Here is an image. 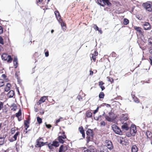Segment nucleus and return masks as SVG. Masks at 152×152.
<instances>
[{
    "label": "nucleus",
    "mask_w": 152,
    "mask_h": 152,
    "mask_svg": "<svg viewBox=\"0 0 152 152\" xmlns=\"http://www.w3.org/2000/svg\"><path fill=\"white\" fill-rule=\"evenodd\" d=\"M91 136H88L86 137L87 142L88 143L90 140Z\"/></svg>",
    "instance_id": "obj_45"
},
{
    "label": "nucleus",
    "mask_w": 152,
    "mask_h": 152,
    "mask_svg": "<svg viewBox=\"0 0 152 152\" xmlns=\"http://www.w3.org/2000/svg\"><path fill=\"white\" fill-rule=\"evenodd\" d=\"M128 119V115L126 114H124L122 115V117L121 118V122H124L123 121H126Z\"/></svg>",
    "instance_id": "obj_11"
},
{
    "label": "nucleus",
    "mask_w": 152,
    "mask_h": 152,
    "mask_svg": "<svg viewBox=\"0 0 152 152\" xmlns=\"http://www.w3.org/2000/svg\"><path fill=\"white\" fill-rule=\"evenodd\" d=\"M97 31H98L101 34H102V31L101 29H99V28L97 29Z\"/></svg>",
    "instance_id": "obj_60"
},
{
    "label": "nucleus",
    "mask_w": 152,
    "mask_h": 152,
    "mask_svg": "<svg viewBox=\"0 0 152 152\" xmlns=\"http://www.w3.org/2000/svg\"><path fill=\"white\" fill-rule=\"evenodd\" d=\"M0 44L2 45H4V40L2 37L1 36H0Z\"/></svg>",
    "instance_id": "obj_43"
},
{
    "label": "nucleus",
    "mask_w": 152,
    "mask_h": 152,
    "mask_svg": "<svg viewBox=\"0 0 152 152\" xmlns=\"http://www.w3.org/2000/svg\"><path fill=\"white\" fill-rule=\"evenodd\" d=\"M104 94L103 92H101L100 93L99 95V97L100 98L102 99L104 98Z\"/></svg>",
    "instance_id": "obj_33"
},
{
    "label": "nucleus",
    "mask_w": 152,
    "mask_h": 152,
    "mask_svg": "<svg viewBox=\"0 0 152 152\" xmlns=\"http://www.w3.org/2000/svg\"><path fill=\"white\" fill-rule=\"evenodd\" d=\"M41 139L43 140V139L41 138H39L37 140V144L36 145L39 147H41L42 146H43L46 143H47V142L45 143H44L42 142L41 141H40L41 140Z\"/></svg>",
    "instance_id": "obj_6"
},
{
    "label": "nucleus",
    "mask_w": 152,
    "mask_h": 152,
    "mask_svg": "<svg viewBox=\"0 0 152 152\" xmlns=\"http://www.w3.org/2000/svg\"><path fill=\"white\" fill-rule=\"evenodd\" d=\"M7 141L5 137H0V145H3L5 142Z\"/></svg>",
    "instance_id": "obj_14"
},
{
    "label": "nucleus",
    "mask_w": 152,
    "mask_h": 152,
    "mask_svg": "<svg viewBox=\"0 0 152 152\" xmlns=\"http://www.w3.org/2000/svg\"><path fill=\"white\" fill-rule=\"evenodd\" d=\"M63 120H64L63 119V118L61 117L59 119H58L56 121V123H57L61 121H63Z\"/></svg>",
    "instance_id": "obj_42"
},
{
    "label": "nucleus",
    "mask_w": 152,
    "mask_h": 152,
    "mask_svg": "<svg viewBox=\"0 0 152 152\" xmlns=\"http://www.w3.org/2000/svg\"><path fill=\"white\" fill-rule=\"evenodd\" d=\"M11 110L14 111L17 108V107L16 104H13L11 106Z\"/></svg>",
    "instance_id": "obj_30"
},
{
    "label": "nucleus",
    "mask_w": 152,
    "mask_h": 152,
    "mask_svg": "<svg viewBox=\"0 0 152 152\" xmlns=\"http://www.w3.org/2000/svg\"><path fill=\"white\" fill-rule=\"evenodd\" d=\"M59 23H61V26L62 27L65 26V23L64 22H62V20Z\"/></svg>",
    "instance_id": "obj_49"
},
{
    "label": "nucleus",
    "mask_w": 152,
    "mask_h": 152,
    "mask_svg": "<svg viewBox=\"0 0 152 152\" xmlns=\"http://www.w3.org/2000/svg\"><path fill=\"white\" fill-rule=\"evenodd\" d=\"M8 56L9 55L6 53L3 54L1 56L2 59L4 60H7Z\"/></svg>",
    "instance_id": "obj_23"
},
{
    "label": "nucleus",
    "mask_w": 152,
    "mask_h": 152,
    "mask_svg": "<svg viewBox=\"0 0 152 152\" xmlns=\"http://www.w3.org/2000/svg\"><path fill=\"white\" fill-rule=\"evenodd\" d=\"M45 55L47 57H48L49 56V53L48 52H46L45 53Z\"/></svg>",
    "instance_id": "obj_57"
},
{
    "label": "nucleus",
    "mask_w": 152,
    "mask_h": 152,
    "mask_svg": "<svg viewBox=\"0 0 152 152\" xmlns=\"http://www.w3.org/2000/svg\"><path fill=\"white\" fill-rule=\"evenodd\" d=\"M132 152H137L138 148L137 146L135 145H133L131 148Z\"/></svg>",
    "instance_id": "obj_18"
},
{
    "label": "nucleus",
    "mask_w": 152,
    "mask_h": 152,
    "mask_svg": "<svg viewBox=\"0 0 152 152\" xmlns=\"http://www.w3.org/2000/svg\"><path fill=\"white\" fill-rule=\"evenodd\" d=\"M46 126L47 128L50 129L51 127V126L50 124H46Z\"/></svg>",
    "instance_id": "obj_51"
},
{
    "label": "nucleus",
    "mask_w": 152,
    "mask_h": 152,
    "mask_svg": "<svg viewBox=\"0 0 152 152\" xmlns=\"http://www.w3.org/2000/svg\"><path fill=\"white\" fill-rule=\"evenodd\" d=\"M8 56V57L7 58V62H8L10 63L12 61V58L11 56L10 55H9Z\"/></svg>",
    "instance_id": "obj_37"
},
{
    "label": "nucleus",
    "mask_w": 152,
    "mask_h": 152,
    "mask_svg": "<svg viewBox=\"0 0 152 152\" xmlns=\"http://www.w3.org/2000/svg\"><path fill=\"white\" fill-rule=\"evenodd\" d=\"M42 0H37V4H40L41 3Z\"/></svg>",
    "instance_id": "obj_56"
},
{
    "label": "nucleus",
    "mask_w": 152,
    "mask_h": 152,
    "mask_svg": "<svg viewBox=\"0 0 152 152\" xmlns=\"http://www.w3.org/2000/svg\"><path fill=\"white\" fill-rule=\"evenodd\" d=\"M106 142L107 148L110 150L112 149L113 148V145L112 142L110 140H106Z\"/></svg>",
    "instance_id": "obj_9"
},
{
    "label": "nucleus",
    "mask_w": 152,
    "mask_h": 152,
    "mask_svg": "<svg viewBox=\"0 0 152 152\" xmlns=\"http://www.w3.org/2000/svg\"><path fill=\"white\" fill-rule=\"evenodd\" d=\"M4 85V81L2 79H0V87Z\"/></svg>",
    "instance_id": "obj_39"
},
{
    "label": "nucleus",
    "mask_w": 152,
    "mask_h": 152,
    "mask_svg": "<svg viewBox=\"0 0 152 152\" xmlns=\"http://www.w3.org/2000/svg\"><path fill=\"white\" fill-rule=\"evenodd\" d=\"M3 28L2 27L0 26V34H1L3 33Z\"/></svg>",
    "instance_id": "obj_50"
},
{
    "label": "nucleus",
    "mask_w": 152,
    "mask_h": 152,
    "mask_svg": "<svg viewBox=\"0 0 152 152\" xmlns=\"http://www.w3.org/2000/svg\"><path fill=\"white\" fill-rule=\"evenodd\" d=\"M100 124L101 126H104L105 125V122L104 121H102L101 122Z\"/></svg>",
    "instance_id": "obj_46"
},
{
    "label": "nucleus",
    "mask_w": 152,
    "mask_h": 152,
    "mask_svg": "<svg viewBox=\"0 0 152 152\" xmlns=\"http://www.w3.org/2000/svg\"><path fill=\"white\" fill-rule=\"evenodd\" d=\"M18 59L17 57H15L13 60V64L14 66H15V68L17 67V65L18 64Z\"/></svg>",
    "instance_id": "obj_25"
},
{
    "label": "nucleus",
    "mask_w": 152,
    "mask_h": 152,
    "mask_svg": "<svg viewBox=\"0 0 152 152\" xmlns=\"http://www.w3.org/2000/svg\"><path fill=\"white\" fill-rule=\"evenodd\" d=\"M149 52L150 53L152 54V48L150 50Z\"/></svg>",
    "instance_id": "obj_62"
},
{
    "label": "nucleus",
    "mask_w": 152,
    "mask_h": 152,
    "mask_svg": "<svg viewBox=\"0 0 152 152\" xmlns=\"http://www.w3.org/2000/svg\"><path fill=\"white\" fill-rule=\"evenodd\" d=\"M48 96H43L41 98L39 101L37 102V105H40L45 101V100L47 99Z\"/></svg>",
    "instance_id": "obj_8"
},
{
    "label": "nucleus",
    "mask_w": 152,
    "mask_h": 152,
    "mask_svg": "<svg viewBox=\"0 0 152 152\" xmlns=\"http://www.w3.org/2000/svg\"><path fill=\"white\" fill-rule=\"evenodd\" d=\"M104 84V83L102 81H100L99 82V86L103 85Z\"/></svg>",
    "instance_id": "obj_55"
},
{
    "label": "nucleus",
    "mask_w": 152,
    "mask_h": 152,
    "mask_svg": "<svg viewBox=\"0 0 152 152\" xmlns=\"http://www.w3.org/2000/svg\"><path fill=\"white\" fill-rule=\"evenodd\" d=\"M79 130L80 132L81 133L82 135V136L83 138L85 137V134L84 130L82 126H80L79 128Z\"/></svg>",
    "instance_id": "obj_15"
},
{
    "label": "nucleus",
    "mask_w": 152,
    "mask_h": 152,
    "mask_svg": "<svg viewBox=\"0 0 152 152\" xmlns=\"http://www.w3.org/2000/svg\"><path fill=\"white\" fill-rule=\"evenodd\" d=\"M129 23V20L128 19L125 18L124 19V25H126Z\"/></svg>",
    "instance_id": "obj_35"
},
{
    "label": "nucleus",
    "mask_w": 152,
    "mask_h": 152,
    "mask_svg": "<svg viewBox=\"0 0 152 152\" xmlns=\"http://www.w3.org/2000/svg\"><path fill=\"white\" fill-rule=\"evenodd\" d=\"M55 14L56 15L57 19L59 22H60L61 21H62V19H61V17L60 15L59 12L58 11H56L55 12Z\"/></svg>",
    "instance_id": "obj_13"
},
{
    "label": "nucleus",
    "mask_w": 152,
    "mask_h": 152,
    "mask_svg": "<svg viewBox=\"0 0 152 152\" xmlns=\"http://www.w3.org/2000/svg\"><path fill=\"white\" fill-rule=\"evenodd\" d=\"M96 150L94 146H91L89 149L85 150L84 152H96Z\"/></svg>",
    "instance_id": "obj_12"
},
{
    "label": "nucleus",
    "mask_w": 152,
    "mask_h": 152,
    "mask_svg": "<svg viewBox=\"0 0 152 152\" xmlns=\"http://www.w3.org/2000/svg\"><path fill=\"white\" fill-rule=\"evenodd\" d=\"M37 121L39 124H40L42 123V119L39 117H37Z\"/></svg>",
    "instance_id": "obj_34"
},
{
    "label": "nucleus",
    "mask_w": 152,
    "mask_h": 152,
    "mask_svg": "<svg viewBox=\"0 0 152 152\" xmlns=\"http://www.w3.org/2000/svg\"><path fill=\"white\" fill-rule=\"evenodd\" d=\"M112 128L113 131L116 134L121 135L122 132L120 129L115 124L112 125Z\"/></svg>",
    "instance_id": "obj_2"
},
{
    "label": "nucleus",
    "mask_w": 152,
    "mask_h": 152,
    "mask_svg": "<svg viewBox=\"0 0 152 152\" xmlns=\"http://www.w3.org/2000/svg\"><path fill=\"white\" fill-rule=\"evenodd\" d=\"M15 132V129L14 128H12L11 129V132L12 134H13Z\"/></svg>",
    "instance_id": "obj_54"
},
{
    "label": "nucleus",
    "mask_w": 152,
    "mask_h": 152,
    "mask_svg": "<svg viewBox=\"0 0 152 152\" xmlns=\"http://www.w3.org/2000/svg\"><path fill=\"white\" fill-rule=\"evenodd\" d=\"M86 134L88 136H91L93 137V134L92 130L90 129H88L86 132Z\"/></svg>",
    "instance_id": "obj_17"
},
{
    "label": "nucleus",
    "mask_w": 152,
    "mask_h": 152,
    "mask_svg": "<svg viewBox=\"0 0 152 152\" xmlns=\"http://www.w3.org/2000/svg\"><path fill=\"white\" fill-rule=\"evenodd\" d=\"M63 135L59 136L58 137V140L59 142L61 143H63L64 142V141L63 139H65L66 138V137L64 134V132H63Z\"/></svg>",
    "instance_id": "obj_7"
},
{
    "label": "nucleus",
    "mask_w": 152,
    "mask_h": 152,
    "mask_svg": "<svg viewBox=\"0 0 152 152\" xmlns=\"http://www.w3.org/2000/svg\"><path fill=\"white\" fill-rule=\"evenodd\" d=\"M137 132L136 127L134 125H132L130 129V134L131 135L134 136Z\"/></svg>",
    "instance_id": "obj_4"
},
{
    "label": "nucleus",
    "mask_w": 152,
    "mask_h": 152,
    "mask_svg": "<svg viewBox=\"0 0 152 152\" xmlns=\"http://www.w3.org/2000/svg\"><path fill=\"white\" fill-rule=\"evenodd\" d=\"M134 28L136 30L139 32V33H142V28L140 27L137 26H134Z\"/></svg>",
    "instance_id": "obj_28"
},
{
    "label": "nucleus",
    "mask_w": 152,
    "mask_h": 152,
    "mask_svg": "<svg viewBox=\"0 0 152 152\" xmlns=\"http://www.w3.org/2000/svg\"><path fill=\"white\" fill-rule=\"evenodd\" d=\"M77 98L79 100H80V99H82V97L80 96H77Z\"/></svg>",
    "instance_id": "obj_59"
},
{
    "label": "nucleus",
    "mask_w": 152,
    "mask_h": 152,
    "mask_svg": "<svg viewBox=\"0 0 152 152\" xmlns=\"http://www.w3.org/2000/svg\"><path fill=\"white\" fill-rule=\"evenodd\" d=\"M54 146L58 147L59 145L58 142L56 141H53L52 143Z\"/></svg>",
    "instance_id": "obj_31"
},
{
    "label": "nucleus",
    "mask_w": 152,
    "mask_h": 152,
    "mask_svg": "<svg viewBox=\"0 0 152 152\" xmlns=\"http://www.w3.org/2000/svg\"><path fill=\"white\" fill-rule=\"evenodd\" d=\"M14 94V91L12 90H11L8 93L7 95L8 97H9L10 98H11L13 96Z\"/></svg>",
    "instance_id": "obj_19"
},
{
    "label": "nucleus",
    "mask_w": 152,
    "mask_h": 152,
    "mask_svg": "<svg viewBox=\"0 0 152 152\" xmlns=\"http://www.w3.org/2000/svg\"><path fill=\"white\" fill-rule=\"evenodd\" d=\"M149 59L150 61V64L152 66V57H150L149 58Z\"/></svg>",
    "instance_id": "obj_58"
},
{
    "label": "nucleus",
    "mask_w": 152,
    "mask_h": 152,
    "mask_svg": "<svg viewBox=\"0 0 152 152\" xmlns=\"http://www.w3.org/2000/svg\"><path fill=\"white\" fill-rule=\"evenodd\" d=\"M143 6L147 11L149 12L152 11V6L149 2L144 3Z\"/></svg>",
    "instance_id": "obj_3"
},
{
    "label": "nucleus",
    "mask_w": 152,
    "mask_h": 152,
    "mask_svg": "<svg viewBox=\"0 0 152 152\" xmlns=\"http://www.w3.org/2000/svg\"><path fill=\"white\" fill-rule=\"evenodd\" d=\"M90 57L91 58H92V59L94 61H95L96 60V57L94 55L91 54L90 55Z\"/></svg>",
    "instance_id": "obj_40"
},
{
    "label": "nucleus",
    "mask_w": 152,
    "mask_h": 152,
    "mask_svg": "<svg viewBox=\"0 0 152 152\" xmlns=\"http://www.w3.org/2000/svg\"><path fill=\"white\" fill-rule=\"evenodd\" d=\"M148 42L151 45L152 44V38L149 39L148 40Z\"/></svg>",
    "instance_id": "obj_47"
},
{
    "label": "nucleus",
    "mask_w": 152,
    "mask_h": 152,
    "mask_svg": "<svg viewBox=\"0 0 152 152\" xmlns=\"http://www.w3.org/2000/svg\"><path fill=\"white\" fill-rule=\"evenodd\" d=\"M86 116L88 118H90L92 116V113L89 111H87L86 113Z\"/></svg>",
    "instance_id": "obj_26"
},
{
    "label": "nucleus",
    "mask_w": 152,
    "mask_h": 152,
    "mask_svg": "<svg viewBox=\"0 0 152 152\" xmlns=\"http://www.w3.org/2000/svg\"><path fill=\"white\" fill-rule=\"evenodd\" d=\"M94 29L96 30H97V29H98L99 28L98 26H97V25L95 24H94Z\"/></svg>",
    "instance_id": "obj_48"
},
{
    "label": "nucleus",
    "mask_w": 152,
    "mask_h": 152,
    "mask_svg": "<svg viewBox=\"0 0 152 152\" xmlns=\"http://www.w3.org/2000/svg\"><path fill=\"white\" fill-rule=\"evenodd\" d=\"M145 134L148 138H150L152 136V134L150 132L148 131H146L145 133Z\"/></svg>",
    "instance_id": "obj_22"
},
{
    "label": "nucleus",
    "mask_w": 152,
    "mask_h": 152,
    "mask_svg": "<svg viewBox=\"0 0 152 152\" xmlns=\"http://www.w3.org/2000/svg\"><path fill=\"white\" fill-rule=\"evenodd\" d=\"M48 146L50 149L52 150L53 149V147L54 146L53 143H49L48 144Z\"/></svg>",
    "instance_id": "obj_36"
},
{
    "label": "nucleus",
    "mask_w": 152,
    "mask_h": 152,
    "mask_svg": "<svg viewBox=\"0 0 152 152\" xmlns=\"http://www.w3.org/2000/svg\"><path fill=\"white\" fill-rule=\"evenodd\" d=\"M90 75H93V71H92L90 70Z\"/></svg>",
    "instance_id": "obj_61"
},
{
    "label": "nucleus",
    "mask_w": 152,
    "mask_h": 152,
    "mask_svg": "<svg viewBox=\"0 0 152 152\" xmlns=\"http://www.w3.org/2000/svg\"><path fill=\"white\" fill-rule=\"evenodd\" d=\"M122 123L123 125L121 126V128L124 130L127 131L129 129L128 125L126 122H121Z\"/></svg>",
    "instance_id": "obj_10"
},
{
    "label": "nucleus",
    "mask_w": 152,
    "mask_h": 152,
    "mask_svg": "<svg viewBox=\"0 0 152 152\" xmlns=\"http://www.w3.org/2000/svg\"><path fill=\"white\" fill-rule=\"evenodd\" d=\"M100 88H101L102 91L105 88L104 86H103V85L101 86H99Z\"/></svg>",
    "instance_id": "obj_52"
},
{
    "label": "nucleus",
    "mask_w": 152,
    "mask_h": 152,
    "mask_svg": "<svg viewBox=\"0 0 152 152\" xmlns=\"http://www.w3.org/2000/svg\"><path fill=\"white\" fill-rule=\"evenodd\" d=\"M4 107V103L0 102V110H1Z\"/></svg>",
    "instance_id": "obj_41"
},
{
    "label": "nucleus",
    "mask_w": 152,
    "mask_h": 152,
    "mask_svg": "<svg viewBox=\"0 0 152 152\" xmlns=\"http://www.w3.org/2000/svg\"><path fill=\"white\" fill-rule=\"evenodd\" d=\"M103 117L101 115H99L98 117H94V118L95 120L97 121L100 120L101 121Z\"/></svg>",
    "instance_id": "obj_29"
},
{
    "label": "nucleus",
    "mask_w": 152,
    "mask_h": 152,
    "mask_svg": "<svg viewBox=\"0 0 152 152\" xmlns=\"http://www.w3.org/2000/svg\"><path fill=\"white\" fill-rule=\"evenodd\" d=\"M2 77L4 78H5L6 77V76L5 74H3L2 75Z\"/></svg>",
    "instance_id": "obj_64"
},
{
    "label": "nucleus",
    "mask_w": 152,
    "mask_h": 152,
    "mask_svg": "<svg viewBox=\"0 0 152 152\" xmlns=\"http://www.w3.org/2000/svg\"><path fill=\"white\" fill-rule=\"evenodd\" d=\"M29 123L27 121H24V125L26 127V130L28 128V127L29 126L28 125V124Z\"/></svg>",
    "instance_id": "obj_38"
},
{
    "label": "nucleus",
    "mask_w": 152,
    "mask_h": 152,
    "mask_svg": "<svg viewBox=\"0 0 152 152\" xmlns=\"http://www.w3.org/2000/svg\"><path fill=\"white\" fill-rule=\"evenodd\" d=\"M107 78L108 79V81L111 82V83L113 81V78L108 77H107Z\"/></svg>",
    "instance_id": "obj_44"
},
{
    "label": "nucleus",
    "mask_w": 152,
    "mask_h": 152,
    "mask_svg": "<svg viewBox=\"0 0 152 152\" xmlns=\"http://www.w3.org/2000/svg\"><path fill=\"white\" fill-rule=\"evenodd\" d=\"M11 85L9 83H7V84L6 86L4 88V90L5 91L8 92L10 89Z\"/></svg>",
    "instance_id": "obj_20"
},
{
    "label": "nucleus",
    "mask_w": 152,
    "mask_h": 152,
    "mask_svg": "<svg viewBox=\"0 0 152 152\" xmlns=\"http://www.w3.org/2000/svg\"><path fill=\"white\" fill-rule=\"evenodd\" d=\"M92 54L94 55L95 56H97L98 54V53L96 51H94V54Z\"/></svg>",
    "instance_id": "obj_53"
},
{
    "label": "nucleus",
    "mask_w": 152,
    "mask_h": 152,
    "mask_svg": "<svg viewBox=\"0 0 152 152\" xmlns=\"http://www.w3.org/2000/svg\"><path fill=\"white\" fill-rule=\"evenodd\" d=\"M19 132H17L14 135V136L13 137V138L14 139V140H13L14 141H15L17 140V136L19 135Z\"/></svg>",
    "instance_id": "obj_32"
},
{
    "label": "nucleus",
    "mask_w": 152,
    "mask_h": 152,
    "mask_svg": "<svg viewBox=\"0 0 152 152\" xmlns=\"http://www.w3.org/2000/svg\"><path fill=\"white\" fill-rule=\"evenodd\" d=\"M109 114L110 115V116H106V119L107 121H111L113 120V119L112 118H111V116H110V115L112 114V113L111 112H109Z\"/></svg>",
    "instance_id": "obj_24"
},
{
    "label": "nucleus",
    "mask_w": 152,
    "mask_h": 152,
    "mask_svg": "<svg viewBox=\"0 0 152 152\" xmlns=\"http://www.w3.org/2000/svg\"><path fill=\"white\" fill-rule=\"evenodd\" d=\"M21 109H20L19 110L18 112V113H16V116L18 118V120L19 121L21 120L20 119H19V117L21 115Z\"/></svg>",
    "instance_id": "obj_21"
},
{
    "label": "nucleus",
    "mask_w": 152,
    "mask_h": 152,
    "mask_svg": "<svg viewBox=\"0 0 152 152\" xmlns=\"http://www.w3.org/2000/svg\"><path fill=\"white\" fill-rule=\"evenodd\" d=\"M142 26L144 29L145 30H150L151 28V26L148 22H145L142 24Z\"/></svg>",
    "instance_id": "obj_5"
},
{
    "label": "nucleus",
    "mask_w": 152,
    "mask_h": 152,
    "mask_svg": "<svg viewBox=\"0 0 152 152\" xmlns=\"http://www.w3.org/2000/svg\"><path fill=\"white\" fill-rule=\"evenodd\" d=\"M97 2L99 5L103 7L106 5L109 6L111 4L109 0H97Z\"/></svg>",
    "instance_id": "obj_1"
},
{
    "label": "nucleus",
    "mask_w": 152,
    "mask_h": 152,
    "mask_svg": "<svg viewBox=\"0 0 152 152\" xmlns=\"http://www.w3.org/2000/svg\"><path fill=\"white\" fill-rule=\"evenodd\" d=\"M67 149L66 147H64L63 145L61 146L59 148V152H64Z\"/></svg>",
    "instance_id": "obj_16"
},
{
    "label": "nucleus",
    "mask_w": 152,
    "mask_h": 152,
    "mask_svg": "<svg viewBox=\"0 0 152 152\" xmlns=\"http://www.w3.org/2000/svg\"><path fill=\"white\" fill-rule=\"evenodd\" d=\"M100 152H109L108 151L105 150H104L103 151H100Z\"/></svg>",
    "instance_id": "obj_63"
},
{
    "label": "nucleus",
    "mask_w": 152,
    "mask_h": 152,
    "mask_svg": "<svg viewBox=\"0 0 152 152\" xmlns=\"http://www.w3.org/2000/svg\"><path fill=\"white\" fill-rule=\"evenodd\" d=\"M132 97L134 99V101L136 103H138L139 102V101L138 98L135 97L134 95L132 94Z\"/></svg>",
    "instance_id": "obj_27"
}]
</instances>
